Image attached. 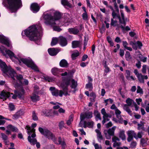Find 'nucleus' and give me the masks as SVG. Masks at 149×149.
Wrapping results in <instances>:
<instances>
[{
    "instance_id": "f257e3e1",
    "label": "nucleus",
    "mask_w": 149,
    "mask_h": 149,
    "mask_svg": "<svg viewBox=\"0 0 149 149\" xmlns=\"http://www.w3.org/2000/svg\"><path fill=\"white\" fill-rule=\"evenodd\" d=\"M42 33L41 27L37 29L36 25H33L22 31V35L23 38H25L26 36L30 40L35 41L38 45H40L41 44Z\"/></svg>"
},
{
    "instance_id": "f03ea898",
    "label": "nucleus",
    "mask_w": 149,
    "mask_h": 149,
    "mask_svg": "<svg viewBox=\"0 0 149 149\" xmlns=\"http://www.w3.org/2000/svg\"><path fill=\"white\" fill-rule=\"evenodd\" d=\"M44 23L46 25L53 28L54 31L58 32L62 29L60 28L62 26H68L72 22V19H45Z\"/></svg>"
},
{
    "instance_id": "7ed1b4c3",
    "label": "nucleus",
    "mask_w": 149,
    "mask_h": 149,
    "mask_svg": "<svg viewBox=\"0 0 149 149\" xmlns=\"http://www.w3.org/2000/svg\"><path fill=\"white\" fill-rule=\"evenodd\" d=\"M2 4L5 7L8 5L11 13L16 12L22 6L21 0H3Z\"/></svg>"
},
{
    "instance_id": "20e7f679",
    "label": "nucleus",
    "mask_w": 149,
    "mask_h": 149,
    "mask_svg": "<svg viewBox=\"0 0 149 149\" xmlns=\"http://www.w3.org/2000/svg\"><path fill=\"white\" fill-rule=\"evenodd\" d=\"M15 94L13 93H10V92L3 91L0 94V98L2 99L6 100L7 98H9L10 97L11 95H13L12 98L15 99L18 97L19 98L23 97L25 93V91L23 87L20 88L19 90L17 89L14 91Z\"/></svg>"
},
{
    "instance_id": "39448f33",
    "label": "nucleus",
    "mask_w": 149,
    "mask_h": 149,
    "mask_svg": "<svg viewBox=\"0 0 149 149\" xmlns=\"http://www.w3.org/2000/svg\"><path fill=\"white\" fill-rule=\"evenodd\" d=\"M0 67L3 73L8 76L14 79V77L16 73L14 70L10 66L8 67L6 63L0 59Z\"/></svg>"
},
{
    "instance_id": "423d86ee",
    "label": "nucleus",
    "mask_w": 149,
    "mask_h": 149,
    "mask_svg": "<svg viewBox=\"0 0 149 149\" xmlns=\"http://www.w3.org/2000/svg\"><path fill=\"white\" fill-rule=\"evenodd\" d=\"M62 16L59 12L50 10L44 13L42 16L43 19H61Z\"/></svg>"
},
{
    "instance_id": "0eeeda50",
    "label": "nucleus",
    "mask_w": 149,
    "mask_h": 149,
    "mask_svg": "<svg viewBox=\"0 0 149 149\" xmlns=\"http://www.w3.org/2000/svg\"><path fill=\"white\" fill-rule=\"evenodd\" d=\"M19 64L21 65L22 62L26 65L28 67L31 68L32 69L37 71L38 68L31 58H17Z\"/></svg>"
},
{
    "instance_id": "6e6552de",
    "label": "nucleus",
    "mask_w": 149,
    "mask_h": 149,
    "mask_svg": "<svg viewBox=\"0 0 149 149\" xmlns=\"http://www.w3.org/2000/svg\"><path fill=\"white\" fill-rule=\"evenodd\" d=\"M38 130L41 134L45 136L49 139H51L54 141H56V138L55 135L49 130L46 129H43L41 127H39Z\"/></svg>"
},
{
    "instance_id": "1a4fd4ad",
    "label": "nucleus",
    "mask_w": 149,
    "mask_h": 149,
    "mask_svg": "<svg viewBox=\"0 0 149 149\" xmlns=\"http://www.w3.org/2000/svg\"><path fill=\"white\" fill-rule=\"evenodd\" d=\"M5 47H3L0 46V52L3 54V55L5 56L6 58L9 57L10 58H12L13 57H14L17 60V56H15L14 53L10 50H5V52H4Z\"/></svg>"
},
{
    "instance_id": "9d476101",
    "label": "nucleus",
    "mask_w": 149,
    "mask_h": 149,
    "mask_svg": "<svg viewBox=\"0 0 149 149\" xmlns=\"http://www.w3.org/2000/svg\"><path fill=\"white\" fill-rule=\"evenodd\" d=\"M111 26L114 27L117 26L118 28H121L122 31L123 32L125 31H127L131 30L130 28L128 26L124 27L123 25H120L118 23V22L116 20H114V19H111V22L110 24Z\"/></svg>"
},
{
    "instance_id": "9b49d317",
    "label": "nucleus",
    "mask_w": 149,
    "mask_h": 149,
    "mask_svg": "<svg viewBox=\"0 0 149 149\" xmlns=\"http://www.w3.org/2000/svg\"><path fill=\"white\" fill-rule=\"evenodd\" d=\"M52 95L55 97L59 96L61 97L63 95V92L62 90H59L56 88L55 87H51L49 88Z\"/></svg>"
},
{
    "instance_id": "f8f14e48",
    "label": "nucleus",
    "mask_w": 149,
    "mask_h": 149,
    "mask_svg": "<svg viewBox=\"0 0 149 149\" xmlns=\"http://www.w3.org/2000/svg\"><path fill=\"white\" fill-rule=\"evenodd\" d=\"M116 128V127L114 126L104 132V134L107 139H110L111 138V136H113L114 135Z\"/></svg>"
},
{
    "instance_id": "ddd939ff",
    "label": "nucleus",
    "mask_w": 149,
    "mask_h": 149,
    "mask_svg": "<svg viewBox=\"0 0 149 149\" xmlns=\"http://www.w3.org/2000/svg\"><path fill=\"white\" fill-rule=\"evenodd\" d=\"M130 44L132 46V48L134 50H136L137 49H141L143 46L142 42L139 41L136 42H134L132 41H130Z\"/></svg>"
},
{
    "instance_id": "4468645a",
    "label": "nucleus",
    "mask_w": 149,
    "mask_h": 149,
    "mask_svg": "<svg viewBox=\"0 0 149 149\" xmlns=\"http://www.w3.org/2000/svg\"><path fill=\"white\" fill-rule=\"evenodd\" d=\"M0 42L6 45L8 47L10 46V41L3 35H0Z\"/></svg>"
},
{
    "instance_id": "2eb2a0df",
    "label": "nucleus",
    "mask_w": 149,
    "mask_h": 149,
    "mask_svg": "<svg viewBox=\"0 0 149 149\" xmlns=\"http://www.w3.org/2000/svg\"><path fill=\"white\" fill-rule=\"evenodd\" d=\"M28 140L31 144L33 145H34L36 144V146L37 148H40V144L39 143L37 142L36 139H31L30 136H29L28 137Z\"/></svg>"
},
{
    "instance_id": "dca6fc26",
    "label": "nucleus",
    "mask_w": 149,
    "mask_h": 149,
    "mask_svg": "<svg viewBox=\"0 0 149 149\" xmlns=\"http://www.w3.org/2000/svg\"><path fill=\"white\" fill-rule=\"evenodd\" d=\"M58 43L62 47H64L67 45L68 41L65 37L60 36L58 37Z\"/></svg>"
},
{
    "instance_id": "f3484780",
    "label": "nucleus",
    "mask_w": 149,
    "mask_h": 149,
    "mask_svg": "<svg viewBox=\"0 0 149 149\" xmlns=\"http://www.w3.org/2000/svg\"><path fill=\"white\" fill-rule=\"evenodd\" d=\"M16 77L17 80L19 81V84L16 83L15 85V87L16 88H21V87H22V86L23 84V83L22 82V80L23 79V78L22 75L21 74L17 75Z\"/></svg>"
},
{
    "instance_id": "a211bd4d",
    "label": "nucleus",
    "mask_w": 149,
    "mask_h": 149,
    "mask_svg": "<svg viewBox=\"0 0 149 149\" xmlns=\"http://www.w3.org/2000/svg\"><path fill=\"white\" fill-rule=\"evenodd\" d=\"M24 111L22 110H20L13 115L12 119L13 120H17L24 115Z\"/></svg>"
},
{
    "instance_id": "6ab92c4d",
    "label": "nucleus",
    "mask_w": 149,
    "mask_h": 149,
    "mask_svg": "<svg viewBox=\"0 0 149 149\" xmlns=\"http://www.w3.org/2000/svg\"><path fill=\"white\" fill-rule=\"evenodd\" d=\"M40 8L38 4L36 3H33L31 5V9L33 13H36L38 12Z\"/></svg>"
},
{
    "instance_id": "aec40b11",
    "label": "nucleus",
    "mask_w": 149,
    "mask_h": 149,
    "mask_svg": "<svg viewBox=\"0 0 149 149\" xmlns=\"http://www.w3.org/2000/svg\"><path fill=\"white\" fill-rule=\"evenodd\" d=\"M48 52L49 54L51 56L56 55L59 52V50L55 48H49L48 49Z\"/></svg>"
},
{
    "instance_id": "412c9836",
    "label": "nucleus",
    "mask_w": 149,
    "mask_h": 149,
    "mask_svg": "<svg viewBox=\"0 0 149 149\" xmlns=\"http://www.w3.org/2000/svg\"><path fill=\"white\" fill-rule=\"evenodd\" d=\"M71 81L70 78L68 77H62V83L61 86H68Z\"/></svg>"
},
{
    "instance_id": "4be33fe9",
    "label": "nucleus",
    "mask_w": 149,
    "mask_h": 149,
    "mask_svg": "<svg viewBox=\"0 0 149 149\" xmlns=\"http://www.w3.org/2000/svg\"><path fill=\"white\" fill-rule=\"evenodd\" d=\"M139 81L141 83H144V79H148V77L147 75L143 76V75L141 74L140 73L139 74H138L137 76Z\"/></svg>"
},
{
    "instance_id": "5701e85b",
    "label": "nucleus",
    "mask_w": 149,
    "mask_h": 149,
    "mask_svg": "<svg viewBox=\"0 0 149 149\" xmlns=\"http://www.w3.org/2000/svg\"><path fill=\"white\" fill-rule=\"evenodd\" d=\"M51 71L53 75L58 76L59 74L61 72V71L59 69L54 67L51 69Z\"/></svg>"
},
{
    "instance_id": "b1692460",
    "label": "nucleus",
    "mask_w": 149,
    "mask_h": 149,
    "mask_svg": "<svg viewBox=\"0 0 149 149\" xmlns=\"http://www.w3.org/2000/svg\"><path fill=\"white\" fill-rule=\"evenodd\" d=\"M1 138L3 140V142L5 145H8L9 141L8 140V136L5 134L1 133Z\"/></svg>"
},
{
    "instance_id": "393cba45",
    "label": "nucleus",
    "mask_w": 149,
    "mask_h": 149,
    "mask_svg": "<svg viewBox=\"0 0 149 149\" xmlns=\"http://www.w3.org/2000/svg\"><path fill=\"white\" fill-rule=\"evenodd\" d=\"M59 65L61 67L67 68L69 64L65 59H63L60 61Z\"/></svg>"
},
{
    "instance_id": "a878e982",
    "label": "nucleus",
    "mask_w": 149,
    "mask_h": 149,
    "mask_svg": "<svg viewBox=\"0 0 149 149\" xmlns=\"http://www.w3.org/2000/svg\"><path fill=\"white\" fill-rule=\"evenodd\" d=\"M7 128L8 130L13 132H18L19 131L17 127L11 124L8 125L7 126Z\"/></svg>"
},
{
    "instance_id": "bb28decb",
    "label": "nucleus",
    "mask_w": 149,
    "mask_h": 149,
    "mask_svg": "<svg viewBox=\"0 0 149 149\" xmlns=\"http://www.w3.org/2000/svg\"><path fill=\"white\" fill-rule=\"evenodd\" d=\"M32 101L33 102H36L40 100L39 96L33 93L32 95L30 97Z\"/></svg>"
},
{
    "instance_id": "cd10ccee",
    "label": "nucleus",
    "mask_w": 149,
    "mask_h": 149,
    "mask_svg": "<svg viewBox=\"0 0 149 149\" xmlns=\"http://www.w3.org/2000/svg\"><path fill=\"white\" fill-rule=\"evenodd\" d=\"M61 3L62 5L65 7H67L71 8L72 7L71 5L67 0H61Z\"/></svg>"
},
{
    "instance_id": "c85d7f7f",
    "label": "nucleus",
    "mask_w": 149,
    "mask_h": 149,
    "mask_svg": "<svg viewBox=\"0 0 149 149\" xmlns=\"http://www.w3.org/2000/svg\"><path fill=\"white\" fill-rule=\"evenodd\" d=\"M68 31L70 33L76 35L79 33V31L78 29L75 28H71L68 29Z\"/></svg>"
},
{
    "instance_id": "c756f323",
    "label": "nucleus",
    "mask_w": 149,
    "mask_h": 149,
    "mask_svg": "<svg viewBox=\"0 0 149 149\" xmlns=\"http://www.w3.org/2000/svg\"><path fill=\"white\" fill-rule=\"evenodd\" d=\"M80 42L78 41H73L72 42V47L73 48L79 47Z\"/></svg>"
},
{
    "instance_id": "7c9ffc66",
    "label": "nucleus",
    "mask_w": 149,
    "mask_h": 149,
    "mask_svg": "<svg viewBox=\"0 0 149 149\" xmlns=\"http://www.w3.org/2000/svg\"><path fill=\"white\" fill-rule=\"evenodd\" d=\"M124 109L129 114L130 116H132V111L127 106L126 104H125L123 106Z\"/></svg>"
},
{
    "instance_id": "2f4dec72",
    "label": "nucleus",
    "mask_w": 149,
    "mask_h": 149,
    "mask_svg": "<svg viewBox=\"0 0 149 149\" xmlns=\"http://www.w3.org/2000/svg\"><path fill=\"white\" fill-rule=\"evenodd\" d=\"M58 42V38L53 37L52 39L51 45L52 46H54L56 45Z\"/></svg>"
},
{
    "instance_id": "473e14b6",
    "label": "nucleus",
    "mask_w": 149,
    "mask_h": 149,
    "mask_svg": "<svg viewBox=\"0 0 149 149\" xmlns=\"http://www.w3.org/2000/svg\"><path fill=\"white\" fill-rule=\"evenodd\" d=\"M127 135H128L132 136L134 137V138H135L136 139H137V135L134 131L130 130L128 131L127 132Z\"/></svg>"
},
{
    "instance_id": "72a5a7b5",
    "label": "nucleus",
    "mask_w": 149,
    "mask_h": 149,
    "mask_svg": "<svg viewBox=\"0 0 149 149\" xmlns=\"http://www.w3.org/2000/svg\"><path fill=\"white\" fill-rule=\"evenodd\" d=\"M62 87L63 89L62 91L63 92V95L65 96L67 95H68V86H62Z\"/></svg>"
},
{
    "instance_id": "f704fd0d",
    "label": "nucleus",
    "mask_w": 149,
    "mask_h": 149,
    "mask_svg": "<svg viewBox=\"0 0 149 149\" xmlns=\"http://www.w3.org/2000/svg\"><path fill=\"white\" fill-rule=\"evenodd\" d=\"M86 89H88L89 91H92L93 89V85L91 82H89L85 86Z\"/></svg>"
},
{
    "instance_id": "c9c22d12",
    "label": "nucleus",
    "mask_w": 149,
    "mask_h": 149,
    "mask_svg": "<svg viewBox=\"0 0 149 149\" xmlns=\"http://www.w3.org/2000/svg\"><path fill=\"white\" fill-rule=\"evenodd\" d=\"M26 129L27 130V133L29 135V136H30L31 133L34 132L35 131V130L33 129L32 130L31 129L29 125H26L25 127Z\"/></svg>"
},
{
    "instance_id": "e433bc0d",
    "label": "nucleus",
    "mask_w": 149,
    "mask_h": 149,
    "mask_svg": "<svg viewBox=\"0 0 149 149\" xmlns=\"http://www.w3.org/2000/svg\"><path fill=\"white\" fill-rule=\"evenodd\" d=\"M26 129L27 130V133L29 135V136H30L31 133L34 132L35 131V130L33 129L32 130L31 129L29 125H26L25 127Z\"/></svg>"
},
{
    "instance_id": "4c0bfd02",
    "label": "nucleus",
    "mask_w": 149,
    "mask_h": 149,
    "mask_svg": "<svg viewBox=\"0 0 149 149\" xmlns=\"http://www.w3.org/2000/svg\"><path fill=\"white\" fill-rule=\"evenodd\" d=\"M119 137L123 141L125 140L126 136L124 131H120L119 134Z\"/></svg>"
},
{
    "instance_id": "58836bf2",
    "label": "nucleus",
    "mask_w": 149,
    "mask_h": 149,
    "mask_svg": "<svg viewBox=\"0 0 149 149\" xmlns=\"http://www.w3.org/2000/svg\"><path fill=\"white\" fill-rule=\"evenodd\" d=\"M77 85V81H75L74 79L71 80V87L72 88L75 89Z\"/></svg>"
},
{
    "instance_id": "ea45409f",
    "label": "nucleus",
    "mask_w": 149,
    "mask_h": 149,
    "mask_svg": "<svg viewBox=\"0 0 149 149\" xmlns=\"http://www.w3.org/2000/svg\"><path fill=\"white\" fill-rule=\"evenodd\" d=\"M86 118L90 119L93 117V113L92 112H85V113Z\"/></svg>"
},
{
    "instance_id": "a19ab883",
    "label": "nucleus",
    "mask_w": 149,
    "mask_h": 149,
    "mask_svg": "<svg viewBox=\"0 0 149 149\" xmlns=\"http://www.w3.org/2000/svg\"><path fill=\"white\" fill-rule=\"evenodd\" d=\"M107 40L111 47H112L114 46V43L110 36H108L107 37Z\"/></svg>"
},
{
    "instance_id": "79ce46f5",
    "label": "nucleus",
    "mask_w": 149,
    "mask_h": 149,
    "mask_svg": "<svg viewBox=\"0 0 149 149\" xmlns=\"http://www.w3.org/2000/svg\"><path fill=\"white\" fill-rule=\"evenodd\" d=\"M125 102L127 103L126 104L127 106H130L132 105L133 101L130 98H128L126 100Z\"/></svg>"
},
{
    "instance_id": "37998d69",
    "label": "nucleus",
    "mask_w": 149,
    "mask_h": 149,
    "mask_svg": "<svg viewBox=\"0 0 149 149\" xmlns=\"http://www.w3.org/2000/svg\"><path fill=\"white\" fill-rule=\"evenodd\" d=\"M32 119L34 121H36L38 120V118L37 116V114L36 113L35 111H33L32 112Z\"/></svg>"
},
{
    "instance_id": "c03bdc74",
    "label": "nucleus",
    "mask_w": 149,
    "mask_h": 149,
    "mask_svg": "<svg viewBox=\"0 0 149 149\" xmlns=\"http://www.w3.org/2000/svg\"><path fill=\"white\" fill-rule=\"evenodd\" d=\"M9 109L10 111H12L15 109V107L14 104L12 103H10L8 104Z\"/></svg>"
},
{
    "instance_id": "a18cd8bd",
    "label": "nucleus",
    "mask_w": 149,
    "mask_h": 149,
    "mask_svg": "<svg viewBox=\"0 0 149 149\" xmlns=\"http://www.w3.org/2000/svg\"><path fill=\"white\" fill-rule=\"evenodd\" d=\"M115 113L117 118H120L121 112L118 109H117L115 110Z\"/></svg>"
},
{
    "instance_id": "49530a36",
    "label": "nucleus",
    "mask_w": 149,
    "mask_h": 149,
    "mask_svg": "<svg viewBox=\"0 0 149 149\" xmlns=\"http://www.w3.org/2000/svg\"><path fill=\"white\" fill-rule=\"evenodd\" d=\"M125 58L126 60L129 61L130 60L131 57L130 56V53L128 51H126L125 54Z\"/></svg>"
},
{
    "instance_id": "de8ad7c7",
    "label": "nucleus",
    "mask_w": 149,
    "mask_h": 149,
    "mask_svg": "<svg viewBox=\"0 0 149 149\" xmlns=\"http://www.w3.org/2000/svg\"><path fill=\"white\" fill-rule=\"evenodd\" d=\"M94 114L96 116V118L101 120L102 118L100 113L97 111H95Z\"/></svg>"
},
{
    "instance_id": "09e8293b",
    "label": "nucleus",
    "mask_w": 149,
    "mask_h": 149,
    "mask_svg": "<svg viewBox=\"0 0 149 149\" xmlns=\"http://www.w3.org/2000/svg\"><path fill=\"white\" fill-rule=\"evenodd\" d=\"M86 123L87 127L88 128H92L93 126L94 122L93 121L90 122H86Z\"/></svg>"
},
{
    "instance_id": "8fccbe9b",
    "label": "nucleus",
    "mask_w": 149,
    "mask_h": 149,
    "mask_svg": "<svg viewBox=\"0 0 149 149\" xmlns=\"http://www.w3.org/2000/svg\"><path fill=\"white\" fill-rule=\"evenodd\" d=\"M79 55V52L74 53L72 54L71 55L72 58V60H74Z\"/></svg>"
},
{
    "instance_id": "3c124183",
    "label": "nucleus",
    "mask_w": 149,
    "mask_h": 149,
    "mask_svg": "<svg viewBox=\"0 0 149 149\" xmlns=\"http://www.w3.org/2000/svg\"><path fill=\"white\" fill-rule=\"evenodd\" d=\"M97 138L98 141L100 142H101V140H102L103 139V137L101 134V133L97 134Z\"/></svg>"
},
{
    "instance_id": "603ef678",
    "label": "nucleus",
    "mask_w": 149,
    "mask_h": 149,
    "mask_svg": "<svg viewBox=\"0 0 149 149\" xmlns=\"http://www.w3.org/2000/svg\"><path fill=\"white\" fill-rule=\"evenodd\" d=\"M44 79L46 81H48L49 82H52L54 81V79L53 78L47 76L44 77Z\"/></svg>"
},
{
    "instance_id": "864d4df0",
    "label": "nucleus",
    "mask_w": 149,
    "mask_h": 149,
    "mask_svg": "<svg viewBox=\"0 0 149 149\" xmlns=\"http://www.w3.org/2000/svg\"><path fill=\"white\" fill-rule=\"evenodd\" d=\"M125 19H119V22L120 23L123 25L124 27L126 25V22L125 21Z\"/></svg>"
},
{
    "instance_id": "5fc2aeb1",
    "label": "nucleus",
    "mask_w": 149,
    "mask_h": 149,
    "mask_svg": "<svg viewBox=\"0 0 149 149\" xmlns=\"http://www.w3.org/2000/svg\"><path fill=\"white\" fill-rule=\"evenodd\" d=\"M85 118H86L85 113L84 114H81L80 116V119L81 120V121L80 122L79 124V125L80 126H81V125H80L81 121L84 120Z\"/></svg>"
},
{
    "instance_id": "6e6d98bb",
    "label": "nucleus",
    "mask_w": 149,
    "mask_h": 149,
    "mask_svg": "<svg viewBox=\"0 0 149 149\" xmlns=\"http://www.w3.org/2000/svg\"><path fill=\"white\" fill-rule=\"evenodd\" d=\"M64 122L63 121H61L58 124V126L60 130H61L64 127Z\"/></svg>"
},
{
    "instance_id": "4d7b16f0",
    "label": "nucleus",
    "mask_w": 149,
    "mask_h": 149,
    "mask_svg": "<svg viewBox=\"0 0 149 149\" xmlns=\"http://www.w3.org/2000/svg\"><path fill=\"white\" fill-rule=\"evenodd\" d=\"M140 59L141 61H142L143 62H145L146 61L147 58L144 57H143L142 55H141V56H139Z\"/></svg>"
},
{
    "instance_id": "13d9d810",
    "label": "nucleus",
    "mask_w": 149,
    "mask_h": 149,
    "mask_svg": "<svg viewBox=\"0 0 149 149\" xmlns=\"http://www.w3.org/2000/svg\"><path fill=\"white\" fill-rule=\"evenodd\" d=\"M136 93H140L141 94L143 93L142 89L139 86H137V89L136 91Z\"/></svg>"
},
{
    "instance_id": "bf43d9fd",
    "label": "nucleus",
    "mask_w": 149,
    "mask_h": 149,
    "mask_svg": "<svg viewBox=\"0 0 149 149\" xmlns=\"http://www.w3.org/2000/svg\"><path fill=\"white\" fill-rule=\"evenodd\" d=\"M137 143L135 141H133L130 144V147L131 148H134L136 147Z\"/></svg>"
},
{
    "instance_id": "052dcab7",
    "label": "nucleus",
    "mask_w": 149,
    "mask_h": 149,
    "mask_svg": "<svg viewBox=\"0 0 149 149\" xmlns=\"http://www.w3.org/2000/svg\"><path fill=\"white\" fill-rule=\"evenodd\" d=\"M146 65H143L142 70V72L143 73L145 74L146 73Z\"/></svg>"
},
{
    "instance_id": "680f3d73",
    "label": "nucleus",
    "mask_w": 149,
    "mask_h": 149,
    "mask_svg": "<svg viewBox=\"0 0 149 149\" xmlns=\"http://www.w3.org/2000/svg\"><path fill=\"white\" fill-rule=\"evenodd\" d=\"M141 144L142 145L147 144V141L144 138H141Z\"/></svg>"
},
{
    "instance_id": "e2e57ef3",
    "label": "nucleus",
    "mask_w": 149,
    "mask_h": 149,
    "mask_svg": "<svg viewBox=\"0 0 149 149\" xmlns=\"http://www.w3.org/2000/svg\"><path fill=\"white\" fill-rule=\"evenodd\" d=\"M73 120V118H72V117H71L67 121L66 124L68 125H70L71 124V122Z\"/></svg>"
},
{
    "instance_id": "0e129e2a",
    "label": "nucleus",
    "mask_w": 149,
    "mask_h": 149,
    "mask_svg": "<svg viewBox=\"0 0 149 149\" xmlns=\"http://www.w3.org/2000/svg\"><path fill=\"white\" fill-rule=\"evenodd\" d=\"M112 141L113 142H116L117 141H119V139L116 136H114L112 138Z\"/></svg>"
},
{
    "instance_id": "69168bd1",
    "label": "nucleus",
    "mask_w": 149,
    "mask_h": 149,
    "mask_svg": "<svg viewBox=\"0 0 149 149\" xmlns=\"http://www.w3.org/2000/svg\"><path fill=\"white\" fill-rule=\"evenodd\" d=\"M126 73L127 74V75L126 76V77L127 79H128L130 76V72L129 70H126Z\"/></svg>"
},
{
    "instance_id": "338daca9",
    "label": "nucleus",
    "mask_w": 149,
    "mask_h": 149,
    "mask_svg": "<svg viewBox=\"0 0 149 149\" xmlns=\"http://www.w3.org/2000/svg\"><path fill=\"white\" fill-rule=\"evenodd\" d=\"M94 146L95 147V149H102V147L101 146H99L98 144L97 143H94Z\"/></svg>"
},
{
    "instance_id": "774afa93",
    "label": "nucleus",
    "mask_w": 149,
    "mask_h": 149,
    "mask_svg": "<svg viewBox=\"0 0 149 149\" xmlns=\"http://www.w3.org/2000/svg\"><path fill=\"white\" fill-rule=\"evenodd\" d=\"M121 144L120 142H114L113 144V146L114 147H116V146H120Z\"/></svg>"
}]
</instances>
